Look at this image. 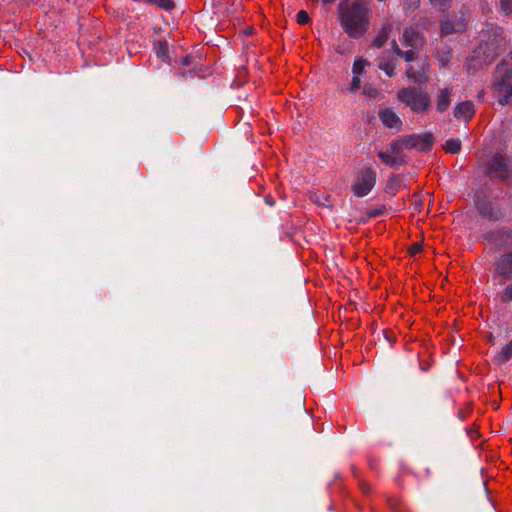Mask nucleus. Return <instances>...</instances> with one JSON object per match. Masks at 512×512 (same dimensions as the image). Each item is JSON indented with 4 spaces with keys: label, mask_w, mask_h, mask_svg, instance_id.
<instances>
[{
    "label": "nucleus",
    "mask_w": 512,
    "mask_h": 512,
    "mask_svg": "<svg viewBox=\"0 0 512 512\" xmlns=\"http://www.w3.org/2000/svg\"><path fill=\"white\" fill-rule=\"evenodd\" d=\"M501 8L505 14H512V0H501Z\"/></svg>",
    "instance_id": "c756f323"
},
{
    "label": "nucleus",
    "mask_w": 512,
    "mask_h": 512,
    "mask_svg": "<svg viewBox=\"0 0 512 512\" xmlns=\"http://www.w3.org/2000/svg\"><path fill=\"white\" fill-rule=\"evenodd\" d=\"M397 60L395 58L381 57L379 60V68L385 72L389 77L394 76Z\"/></svg>",
    "instance_id": "2eb2a0df"
},
{
    "label": "nucleus",
    "mask_w": 512,
    "mask_h": 512,
    "mask_svg": "<svg viewBox=\"0 0 512 512\" xmlns=\"http://www.w3.org/2000/svg\"><path fill=\"white\" fill-rule=\"evenodd\" d=\"M405 74L414 83L425 84L428 81L425 73L416 71L413 66H408L406 68Z\"/></svg>",
    "instance_id": "dca6fc26"
},
{
    "label": "nucleus",
    "mask_w": 512,
    "mask_h": 512,
    "mask_svg": "<svg viewBox=\"0 0 512 512\" xmlns=\"http://www.w3.org/2000/svg\"><path fill=\"white\" fill-rule=\"evenodd\" d=\"M501 300L503 302H512V283L507 285L502 291Z\"/></svg>",
    "instance_id": "a878e982"
},
{
    "label": "nucleus",
    "mask_w": 512,
    "mask_h": 512,
    "mask_svg": "<svg viewBox=\"0 0 512 512\" xmlns=\"http://www.w3.org/2000/svg\"><path fill=\"white\" fill-rule=\"evenodd\" d=\"M493 85L501 96L499 104H510L512 102V64L510 62H503L497 66L493 76Z\"/></svg>",
    "instance_id": "20e7f679"
},
{
    "label": "nucleus",
    "mask_w": 512,
    "mask_h": 512,
    "mask_svg": "<svg viewBox=\"0 0 512 512\" xmlns=\"http://www.w3.org/2000/svg\"><path fill=\"white\" fill-rule=\"evenodd\" d=\"M397 99L416 114H425L431 106L429 94L416 86L400 89L397 93Z\"/></svg>",
    "instance_id": "7ed1b4c3"
},
{
    "label": "nucleus",
    "mask_w": 512,
    "mask_h": 512,
    "mask_svg": "<svg viewBox=\"0 0 512 512\" xmlns=\"http://www.w3.org/2000/svg\"><path fill=\"white\" fill-rule=\"evenodd\" d=\"M421 251V245L419 243H415L411 246L410 248V254L411 255H416L417 253H419Z\"/></svg>",
    "instance_id": "473e14b6"
},
{
    "label": "nucleus",
    "mask_w": 512,
    "mask_h": 512,
    "mask_svg": "<svg viewBox=\"0 0 512 512\" xmlns=\"http://www.w3.org/2000/svg\"><path fill=\"white\" fill-rule=\"evenodd\" d=\"M505 44L500 29H495L491 34L483 33L478 48L466 63L467 71L474 73L478 68L489 64L496 55L505 49Z\"/></svg>",
    "instance_id": "f03ea898"
},
{
    "label": "nucleus",
    "mask_w": 512,
    "mask_h": 512,
    "mask_svg": "<svg viewBox=\"0 0 512 512\" xmlns=\"http://www.w3.org/2000/svg\"><path fill=\"white\" fill-rule=\"evenodd\" d=\"M465 27L464 21L457 22L455 25H453L450 21H445L441 25V34L447 35L454 32L462 31Z\"/></svg>",
    "instance_id": "a211bd4d"
},
{
    "label": "nucleus",
    "mask_w": 512,
    "mask_h": 512,
    "mask_svg": "<svg viewBox=\"0 0 512 512\" xmlns=\"http://www.w3.org/2000/svg\"><path fill=\"white\" fill-rule=\"evenodd\" d=\"M452 95H453V88L451 86H446V87L438 89L436 100H435L436 109L438 112L443 113L449 108V106L452 102Z\"/></svg>",
    "instance_id": "9d476101"
},
{
    "label": "nucleus",
    "mask_w": 512,
    "mask_h": 512,
    "mask_svg": "<svg viewBox=\"0 0 512 512\" xmlns=\"http://www.w3.org/2000/svg\"><path fill=\"white\" fill-rule=\"evenodd\" d=\"M340 25L352 38L362 37L368 30L370 8L367 3L356 1L347 7H339Z\"/></svg>",
    "instance_id": "f257e3e1"
},
{
    "label": "nucleus",
    "mask_w": 512,
    "mask_h": 512,
    "mask_svg": "<svg viewBox=\"0 0 512 512\" xmlns=\"http://www.w3.org/2000/svg\"><path fill=\"white\" fill-rule=\"evenodd\" d=\"M359 88H360V78H359V75H354L353 79H352V82H351L350 90L352 92H355Z\"/></svg>",
    "instance_id": "7c9ffc66"
},
{
    "label": "nucleus",
    "mask_w": 512,
    "mask_h": 512,
    "mask_svg": "<svg viewBox=\"0 0 512 512\" xmlns=\"http://www.w3.org/2000/svg\"><path fill=\"white\" fill-rule=\"evenodd\" d=\"M488 172L497 178L506 179L510 174L509 159L501 154L494 155L488 164Z\"/></svg>",
    "instance_id": "6e6552de"
},
{
    "label": "nucleus",
    "mask_w": 512,
    "mask_h": 512,
    "mask_svg": "<svg viewBox=\"0 0 512 512\" xmlns=\"http://www.w3.org/2000/svg\"><path fill=\"white\" fill-rule=\"evenodd\" d=\"M367 66H369V62L367 60L363 58H358L355 60L353 64L352 72L354 75H360L361 73L364 72Z\"/></svg>",
    "instance_id": "5701e85b"
},
{
    "label": "nucleus",
    "mask_w": 512,
    "mask_h": 512,
    "mask_svg": "<svg viewBox=\"0 0 512 512\" xmlns=\"http://www.w3.org/2000/svg\"><path fill=\"white\" fill-rule=\"evenodd\" d=\"M423 37L414 28H406L402 36V44L412 49H419L423 45Z\"/></svg>",
    "instance_id": "f8f14e48"
},
{
    "label": "nucleus",
    "mask_w": 512,
    "mask_h": 512,
    "mask_svg": "<svg viewBox=\"0 0 512 512\" xmlns=\"http://www.w3.org/2000/svg\"><path fill=\"white\" fill-rule=\"evenodd\" d=\"M475 114V106L472 101L459 102L453 109V115L457 120L468 122Z\"/></svg>",
    "instance_id": "1a4fd4ad"
},
{
    "label": "nucleus",
    "mask_w": 512,
    "mask_h": 512,
    "mask_svg": "<svg viewBox=\"0 0 512 512\" xmlns=\"http://www.w3.org/2000/svg\"><path fill=\"white\" fill-rule=\"evenodd\" d=\"M401 144L402 149H415L421 152H427L431 149L433 144V137L431 134L426 133L423 135H409L397 139Z\"/></svg>",
    "instance_id": "423d86ee"
},
{
    "label": "nucleus",
    "mask_w": 512,
    "mask_h": 512,
    "mask_svg": "<svg viewBox=\"0 0 512 512\" xmlns=\"http://www.w3.org/2000/svg\"><path fill=\"white\" fill-rule=\"evenodd\" d=\"M479 212L490 219H498L500 216L499 210H495L489 204H478Z\"/></svg>",
    "instance_id": "aec40b11"
},
{
    "label": "nucleus",
    "mask_w": 512,
    "mask_h": 512,
    "mask_svg": "<svg viewBox=\"0 0 512 512\" xmlns=\"http://www.w3.org/2000/svg\"><path fill=\"white\" fill-rule=\"evenodd\" d=\"M392 49L397 56L404 58L407 62H411L416 58V49L402 51L395 40H392Z\"/></svg>",
    "instance_id": "f3484780"
},
{
    "label": "nucleus",
    "mask_w": 512,
    "mask_h": 512,
    "mask_svg": "<svg viewBox=\"0 0 512 512\" xmlns=\"http://www.w3.org/2000/svg\"><path fill=\"white\" fill-rule=\"evenodd\" d=\"M324 3H332L334 2L335 0H322Z\"/></svg>",
    "instance_id": "72a5a7b5"
},
{
    "label": "nucleus",
    "mask_w": 512,
    "mask_h": 512,
    "mask_svg": "<svg viewBox=\"0 0 512 512\" xmlns=\"http://www.w3.org/2000/svg\"><path fill=\"white\" fill-rule=\"evenodd\" d=\"M151 5H156L164 10L170 11L175 7L173 0H151Z\"/></svg>",
    "instance_id": "393cba45"
},
{
    "label": "nucleus",
    "mask_w": 512,
    "mask_h": 512,
    "mask_svg": "<svg viewBox=\"0 0 512 512\" xmlns=\"http://www.w3.org/2000/svg\"><path fill=\"white\" fill-rule=\"evenodd\" d=\"M378 157L390 167H399L405 164L403 149L398 140H393L386 151H379Z\"/></svg>",
    "instance_id": "0eeeda50"
},
{
    "label": "nucleus",
    "mask_w": 512,
    "mask_h": 512,
    "mask_svg": "<svg viewBox=\"0 0 512 512\" xmlns=\"http://www.w3.org/2000/svg\"><path fill=\"white\" fill-rule=\"evenodd\" d=\"M379 119L388 128L400 130L402 121L399 116L390 108L381 109L379 111Z\"/></svg>",
    "instance_id": "9b49d317"
},
{
    "label": "nucleus",
    "mask_w": 512,
    "mask_h": 512,
    "mask_svg": "<svg viewBox=\"0 0 512 512\" xmlns=\"http://www.w3.org/2000/svg\"><path fill=\"white\" fill-rule=\"evenodd\" d=\"M420 0H403V8L407 11L415 10L419 6Z\"/></svg>",
    "instance_id": "bb28decb"
},
{
    "label": "nucleus",
    "mask_w": 512,
    "mask_h": 512,
    "mask_svg": "<svg viewBox=\"0 0 512 512\" xmlns=\"http://www.w3.org/2000/svg\"><path fill=\"white\" fill-rule=\"evenodd\" d=\"M376 183V172L372 168L359 171L352 185L353 193L358 197L366 196Z\"/></svg>",
    "instance_id": "39448f33"
},
{
    "label": "nucleus",
    "mask_w": 512,
    "mask_h": 512,
    "mask_svg": "<svg viewBox=\"0 0 512 512\" xmlns=\"http://www.w3.org/2000/svg\"><path fill=\"white\" fill-rule=\"evenodd\" d=\"M461 149V141L459 139H449L444 144V150L447 153L456 154Z\"/></svg>",
    "instance_id": "4be33fe9"
},
{
    "label": "nucleus",
    "mask_w": 512,
    "mask_h": 512,
    "mask_svg": "<svg viewBox=\"0 0 512 512\" xmlns=\"http://www.w3.org/2000/svg\"><path fill=\"white\" fill-rule=\"evenodd\" d=\"M393 28V23H386L372 41V46L376 48L382 47L388 40Z\"/></svg>",
    "instance_id": "4468645a"
},
{
    "label": "nucleus",
    "mask_w": 512,
    "mask_h": 512,
    "mask_svg": "<svg viewBox=\"0 0 512 512\" xmlns=\"http://www.w3.org/2000/svg\"><path fill=\"white\" fill-rule=\"evenodd\" d=\"M156 55L164 62H169V54H168V43L166 41L159 40L155 47Z\"/></svg>",
    "instance_id": "6ab92c4d"
},
{
    "label": "nucleus",
    "mask_w": 512,
    "mask_h": 512,
    "mask_svg": "<svg viewBox=\"0 0 512 512\" xmlns=\"http://www.w3.org/2000/svg\"><path fill=\"white\" fill-rule=\"evenodd\" d=\"M151 5H156L164 10L170 11L175 7L173 0H151Z\"/></svg>",
    "instance_id": "b1692460"
},
{
    "label": "nucleus",
    "mask_w": 512,
    "mask_h": 512,
    "mask_svg": "<svg viewBox=\"0 0 512 512\" xmlns=\"http://www.w3.org/2000/svg\"><path fill=\"white\" fill-rule=\"evenodd\" d=\"M496 271L506 279L512 278V252L500 257L496 266Z\"/></svg>",
    "instance_id": "ddd939ff"
},
{
    "label": "nucleus",
    "mask_w": 512,
    "mask_h": 512,
    "mask_svg": "<svg viewBox=\"0 0 512 512\" xmlns=\"http://www.w3.org/2000/svg\"><path fill=\"white\" fill-rule=\"evenodd\" d=\"M296 18H297V22L301 25H304V24L308 23V21H309V15L304 10L298 11Z\"/></svg>",
    "instance_id": "c85d7f7f"
},
{
    "label": "nucleus",
    "mask_w": 512,
    "mask_h": 512,
    "mask_svg": "<svg viewBox=\"0 0 512 512\" xmlns=\"http://www.w3.org/2000/svg\"><path fill=\"white\" fill-rule=\"evenodd\" d=\"M363 92H364V94L368 95L369 97H376V95L378 94L377 90L374 87L369 86V85L364 86Z\"/></svg>",
    "instance_id": "2f4dec72"
},
{
    "label": "nucleus",
    "mask_w": 512,
    "mask_h": 512,
    "mask_svg": "<svg viewBox=\"0 0 512 512\" xmlns=\"http://www.w3.org/2000/svg\"><path fill=\"white\" fill-rule=\"evenodd\" d=\"M512 358V340L507 343L497 355L499 362L504 363Z\"/></svg>",
    "instance_id": "412c9836"
},
{
    "label": "nucleus",
    "mask_w": 512,
    "mask_h": 512,
    "mask_svg": "<svg viewBox=\"0 0 512 512\" xmlns=\"http://www.w3.org/2000/svg\"><path fill=\"white\" fill-rule=\"evenodd\" d=\"M452 0H430L431 4L434 6V7H437L441 10H445L449 4L451 3Z\"/></svg>",
    "instance_id": "cd10ccee"
}]
</instances>
